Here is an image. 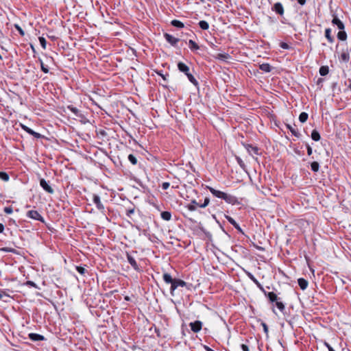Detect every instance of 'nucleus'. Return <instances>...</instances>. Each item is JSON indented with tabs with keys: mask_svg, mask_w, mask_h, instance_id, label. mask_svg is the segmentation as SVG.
Segmentation results:
<instances>
[{
	"mask_svg": "<svg viewBox=\"0 0 351 351\" xmlns=\"http://www.w3.org/2000/svg\"><path fill=\"white\" fill-rule=\"evenodd\" d=\"M189 45L191 50H197L199 48L198 45L193 40H189Z\"/></svg>",
	"mask_w": 351,
	"mask_h": 351,
	"instance_id": "29",
	"label": "nucleus"
},
{
	"mask_svg": "<svg viewBox=\"0 0 351 351\" xmlns=\"http://www.w3.org/2000/svg\"><path fill=\"white\" fill-rule=\"evenodd\" d=\"M170 186V184L167 182H165L162 184V188L163 190H167Z\"/></svg>",
	"mask_w": 351,
	"mask_h": 351,
	"instance_id": "46",
	"label": "nucleus"
},
{
	"mask_svg": "<svg viewBox=\"0 0 351 351\" xmlns=\"http://www.w3.org/2000/svg\"><path fill=\"white\" fill-rule=\"evenodd\" d=\"M241 347L243 351H250L248 346L245 344H241Z\"/></svg>",
	"mask_w": 351,
	"mask_h": 351,
	"instance_id": "50",
	"label": "nucleus"
},
{
	"mask_svg": "<svg viewBox=\"0 0 351 351\" xmlns=\"http://www.w3.org/2000/svg\"><path fill=\"white\" fill-rule=\"evenodd\" d=\"M126 256L128 263L131 265L134 269H135L136 271H141V269L139 268L134 257L128 252L126 253Z\"/></svg>",
	"mask_w": 351,
	"mask_h": 351,
	"instance_id": "4",
	"label": "nucleus"
},
{
	"mask_svg": "<svg viewBox=\"0 0 351 351\" xmlns=\"http://www.w3.org/2000/svg\"><path fill=\"white\" fill-rule=\"evenodd\" d=\"M216 58L219 60L226 61L228 59H230V56L228 53H218L217 55Z\"/></svg>",
	"mask_w": 351,
	"mask_h": 351,
	"instance_id": "19",
	"label": "nucleus"
},
{
	"mask_svg": "<svg viewBox=\"0 0 351 351\" xmlns=\"http://www.w3.org/2000/svg\"><path fill=\"white\" fill-rule=\"evenodd\" d=\"M331 29L328 28L325 30V36L330 43H333L334 38L331 36Z\"/></svg>",
	"mask_w": 351,
	"mask_h": 351,
	"instance_id": "23",
	"label": "nucleus"
},
{
	"mask_svg": "<svg viewBox=\"0 0 351 351\" xmlns=\"http://www.w3.org/2000/svg\"><path fill=\"white\" fill-rule=\"evenodd\" d=\"M329 351H335V350L332 348H330Z\"/></svg>",
	"mask_w": 351,
	"mask_h": 351,
	"instance_id": "60",
	"label": "nucleus"
},
{
	"mask_svg": "<svg viewBox=\"0 0 351 351\" xmlns=\"http://www.w3.org/2000/svg\"><path fill=\"white\" fill-rule=\"evenodd\" d=\"M4 230V226L3 223H0V233L3 232Z\"/></svg>",
	"mask_w": 351,
	"mask_h": 351,
	"instance_id": "56",
	"label": "nucleus"
},
{
	"mask_svg": "<svg viewBox=\"0 0 351 351\" xmlns=\"http://www.w3.org/2000/svg\"><path fill=\"white\" fill-rule=\"evenodd\" d=\"M29 134L32 135V136H34L36 138H38L41 137V134H39L38 132H36L34 130H32L31 132L29 131Z\"/></svg>",
	"mask_w": 351,
	"mask_h": 351,
	"instance_id": "42",
	"label": "nucleus"
},
{
	"mask_svg": "<svg viewBox=\"0 0 351 351\" xmlns=\"http://www.w3.org/2000/svg\"><path fill=\"white\" fill-rule=\"evenodd\" d=\"M247 149L249 152H251V151H253L254 153L258 154V148L256 147H253L252 145H248Z\"/></svg>",
	"mask_w": 351,
	"mask_h": 351,
	"instance_id": "38",
	"label": "nucleus"
},
{
	"mask_svg": "<svg viewBox=\"0 0 351 351\" xmlns=\"http://www.w3.org/2000/svg\"><path fill=\"white\" fill-rule=\"evenodd\" d=\"M222 199H223L226 203L232 205L240 204L238 199L235 196L225 192L223 195Z\"/></svg>",
	"mask_w": 351,
	"mask_h": 351,
	"instance_id": "1",
	"label": "nucleus"
},
{
	"mask_svg": "<svg viewBox=\"0 0 351 351\" xmlns=\"http://www.w3.org/2000/svg\"><path fill=\"white\" fill-rule=\"evenodd\" d=\"M298 3L301 5H304L306 3V0H297Z\"/></svg>",
	"mask_w": 351,
	"mask_h": 351,
	"instance_id": "55",
	"label": "nucleus"
},
{
	"mask_svg": "<svg viewBox=\"0 0 351 351\" xmlns=\"http://www.w3.org/2000/svg\"><path fill=\"white\" fill-rule=\"evenodd\" d=\"M204 349L206 350V351H213V350H212L210 348H209L208 346H204Z\"/></svg>",
	"mask_w": 351,
	"mask_h": 351,
	"instance_id": "57",
	"label": "nucleus"
},
{
	"mask_svg": "<svg viewBox=\"0 0 351 351\" xmlns=\"http://www.w3.org/2000/svg\"><path fill=\"white\" fill-rule=\"evenodd\" d=\"M248 276H250V278L254 281L255 282L256 284H258V281L256 280V279L253 276V275H252L251 274H249Z\"/></svg>",
	"mask_w": 351,
	"mask_h": 351,
	"instance_id": "54",
	"label": "nucleus"
},
{
	"mask_svg": "<svg viewBox=\"0 0 351 351\" xmlns=\"http://www.w3.org/2000/svg\"><path fill=\"white\" fill-rule=\"evenodd\" d=\"M208 189L214 196H215L216 197L222 199L224 192L217 190L211 186H208Z\"/></svg>",
	"mask_w": 351,
	"mask_h": 351,
	"instance_id": "10",
	"label": "nucleus"
},
{
	"mask_svg": "<svg viewBox=\"0 0 351 351\" xmlns=\"http://www.w3.org/2000/svg\"><path fill=\"white\" fill-rule=\"evenodd\" d=\"M199 204L195 201V200H193L191 204H189L188 206H187V208L189 210L191 211H194L196 210L197 208V206H199Z\"/></svg>",
	"mask_w": 351,
	"mask_h": 351,
	"instance_id": "20",
	"label": "nucleus"
},
{
	"mask_svg": "<svg viewBox=\"0 0 351 351\" xmlns=\"http://www.w3.org/2000/svg\"><path fill=\"white\" fill-rule=\"evenodd\" d=\"M276 306L282 312L285 308V306L284 304L282 302H281L276 301Z\"/></svg>",
	"mask_w": 351,
	"mask_h": 351,
	"instance_id": "36",
	"label": "nucleus"
},
{
	"mask_svg": "<svg viewBox=\"0 0 351 351\" xmlns=\"http://www.w3.org/2000/svg\"><path fill=\"white\" fill-rule=\"evenodd\" d=\"M261 289L264 292L265 295L268 298V299L271 302H276L278 297L277 295L274 292L267 293L262 287H260Z\"/></svg>",
	"mask_w": 351,
	"mask_h": 351,
	"instance_id": "8",
	"label": "nucleus"
},
{
	"mask_svg": "<svg viewBox=\"0 0 351 351\" xmlns=\"http://www.w3.org/2000/svg\"><path fill=\"white\" fill-rule=\"evenodd\" d=\"M164 37L166 39V40L172 46H176L178 41L180 40L179 38H175L168 33H165L164 34Z\"/></svg>",
	"mask_w": 351,
	"mask_h": 351,
	"instance_id": "7",
	"label": "nucleus"
},
{
	"mask_svg": "<svg viewBox=\"0 0 351 351\" xmlns=\"http://www.w3.org/2000/svg\"><path fill=\"white\" fill-rule=\"evenodd\" d=\"M93 202L95 204L96 207L100 210H102L104 209V206L103 204L101 202L100 197L97 195H93Z\"/></svg>",
	"mask_w": 351,
	"mask_h": 351,
	"instance_id": "9",
	"label": "nucleus"
},
{
	"mask_svg": "<svg viewBox=\"0 0 351 351\" xmlns=\"http://www.w3.org/2000/svg\"><path fill=\"white\" fill-rule=\"evenodd\" d=\"M162 78L165 80L166 78H165V75H162Z\"/></svg>",
	"mask_w": 351,
	"mask_h": 351,
	"instance_id": "61",
	"label": "nucleus"
},
{
	"mask_svg": "<svg viewBox=\"0 0 351 351\" xmlns=\"http://www.w3.org/2000/svg\"><path fill=\"white\" fill-rule=\"evenodd\" d=\"M349 87H350V90H351V84L350 85V86H349Z\"/></svg>",
	"mask_w": 351,
	"mask_h": 351,
	"instance_id": "64",
	"label": "nucleus"
},
{
	"mask_svg": "<svg viewBox=\"0 0 351 351\" xmlns=\"http://www.w3.org/2000/svg\"><path fill=\"white\" fill-rule=\"evenodd\" d=\"M280 47L284 49H289V45L287 43H280Z\"/></svg>",
	"mask_w": 351,
	"mask_h": 351,
	"instance_id": "47",
	"label": "nucleus"
},
{
	"mask_svg": "<svg viewBox=\"0 0 351 351\" xmlns=\"http://www.w3.org/2000/svg\"><path fill=\"white\" fill-rule=\"evenodd\" d=\"M308 117V114L306 112H303L300 113L299 116V120L301 123H304L306 121Z\"/></svg>",
	"mask_w": 351,
	"mask_h": 351,
	"instance_id": "32",
	"label": "nucleus"
},
{
	"mask_svg": "<svg viewBox=\"0 0 351 351\" xmlns=\"http://www.w3.org/2000/svg\"><path fill=\"white\" fill-rule=\"evenodd\" d=\"M225 217L237 230L239 232H242L241 227L232 217L228 215H225Z\"/></svg>",
	"mask_w": 351,
	"mask_h": 351,
	"instance_id": "12",
	"label": "nucleus"
},
{
	"mask_svg": "<svg viewBox=\"0 0 351 351\" xmlns=\"http://www.w3.org/2000/svg\"><path fill=\"white\" fill-rule=\"evenodd\" d=\"M41 70L45 73H47L49 72L47 66H45L43 62H41Z\"/></svg>",
	"mask_w": 351,
	"mask_h": 351,
	"instance_id": "45",
	"label": "nucleus"
},
{
	"mask_svg": "<svg viewBox=\"0 0 351 351\" xmlns=\"http://www.w3.org/2000/svg\"><path fill=\"white\" fill-rule=\"evenodd\" d=\"M312 148L311 147L310 145H307V154L308 156L311 155L312 154Z\"/></svg>",
	"mask_w": 351,
	"mask_h": 351,
	"instance_id": "52",
	"label": "nucleus"
},
{
	"mask_svg": "<svg viewBox=\"0 0 351 351\" xmlns=\"http://www.w3.org/2000/svg\"><path fill=\"white\" fill-rule=\"evenodd\" d=\"M199 26L201 29L206 30L209 28V24L206 21H200L199 22Z\"/></svg>",
	"mask_w": 351,
	"mask_h": 351,
	"instance_id": "28",
	"label": "nucleus"
},
{
	"mask_svg": "<svg viewBox=\"0 0 351 351\" xmlns=\"http://www.w3.org/2000/svg\"><path fill=\"white\" fill-rule=\"evenodd\" d=\"M326 346L328 348V350H330V348H332L328 343H325Z\"/></svg>",
	"mask_w": 351,
	"mask_h": 351,
	"instance_id": "59",
	"label": "nucleus"
},
{
	"mask_svg": "<svg viewBox=\"0 0 351 351\" xmlns=\"http://www.w3.org/2000/svg\"><path fill=\"white\" fill-rule=\"evenodd\" d=\"M328 72H329V69L327 66H322L319 69V74L322 76L326 75L328 73Z\"/></svg>",
	"mask_w": 351,
	"mask_h": 351,
	"instance_id": "25",
	"label": "nucleus"
},
{
	"mask_svg": "<svg viewBox=\"0 0 351 351\" xmlns=\"http://www.w3.org/2000/svg\"><path fill=\"white\" fill-rule=\"evenodd\" d=\"M76 269L81 274H84L85 273V271H86V269L84 267H77Z\"/></svg>",
	"mask_w": 351,
	"mask_h": 351,
	"instance_id": "44",
	"label": "nucleus"
},
{
	"mask_svg": "<svg viewBox=\"0 0 351 351\" xmlns=\"http://www.w3.org/2000/svg\"><path fill=\"white\" fill-rule=\"evenodd\" d=\"M171 25L174 27H179V28H182L184 27V23L178 20H173L171 21Z\"/></svg>",
	"mask_w": 351,
	"mask_h": 351,
	"instance_id": "30",
	"label": "nucleus"
},
{
	"mask_svg": "<svg viewBox=\"0 0 351 351\" xmlns=\"http://www.w3.org/2000/svg\"><path fill=\"white\" fill-rule=\"evenodd\" d=\"M326 346L328 348V350H330V348H332L328 343H325Z\"/></svg>",
	"mask_w": 351,
	"mask_h": 351,
	"instance_id": "58",
	"label": "nucleus"
},
{
	"mask_svg": "<svg viewBox=\"0 0 351 351\" xmlns=\"http://www.w3.org/2000/svg\"><path fill=\"white\" fill-rule=\"evenodd\" d=\"M128 160L132 165H136L137 163V159L133 154L128 156Z\"/></svg>",
	"mask_w": 351,
	"mask_h": 351,
	"instance_id": "35",
	"label": "nucleus"
},
{
	"mask_svg": "<svg viewBox=\"0 0 351 351\" xmlns=\"http://www.w3.org/2000/svg\"><path fill=\"white\" fill-rule=\"evenodd\" d=\"M68 108L72 112H73L75 115H78L80 111L79 110L75 108V107H73V106H69Z\"/></svg>",
	"mask_w": 351,
	"mask_h": 351,
	"instance_id": "40",
	"label": "nucleus"
},
{
	"mask_svg": "<svg viewBox=\"0 0 351 351\" xmlns=\"http://www.w3.org/2000/svg\"><path fill=\"white\" fill-rule=\"evenodd\" d=\"M311 169L314 172H317L319 171V165L317 162H313L311 165Z\"/></svg>",
	"mask_w": 351,
	"mask_h": 351,
	"instance_id": "34",
	"label": "nucleus"
},
{
	"mask_svg": "<svg viewBox=\"0 0 351 351\" xmlns=\"http://www.w3.org/2000/svg\"><path fill=\"white\" fill-rule=\"evenodd\" d=\"M340 59L344 62H348L350 60L349 53L347 51L342 52L340 56Z\"/></svg>",
	"mask_w": 351,
	"mask_h": 351,
	"instance_id": "21",
	"label": "nucleus"
},
{
	"mask_svg": "<svg viewBox=\"0 0 351 351\" xmlns=\"http://www.w3.org/2000/svg\"><path fill=\"white\" fill-rule=\"evenodd\" d=\"M209 202H210L209 198L206 197L204 199V203L202 204H199V207H200V208H205V207H206L208 205Z\"/></svg>",
	"mask_w": 351,
	"mask_h": 351,
	"instance_id": "39",
	"label": "nucleus"
},
{
	"mask_svg": "<svg viewBox=\"0 0 351 351\" xmlns=\"http://www.w3.org/2000/svg\"><path fill=\"white\" fill-rule=\"evenodd\" d=\"M29 337L32 341H43L45 339L44 336L40 335L36 333H30L29 334Z\"/></svg>",
	"mask_w": 351,
	"mask_h": 351,
	"instance_id": "13",
	"label": "nucleus"
},
{
	"mask_svg": "<svg viewBox=\"0 0 351 351\" xmlns=\"http://www.w3.org/2000/svg\"><path fill=\"white\" fill-rule=\"evenodd\" d=\"M178 67L181 72L184 73L186 75L189 73V67L183 62H179Z\"/></svg>",
	"mask_w": 351,
	"mask_h": 351,
	"instance_id": "15",
	"label": "nucleus"
},
{
	"mask_svg": "<svg viewBox=\"0 0 351 351\" xmlns=\"http://www.w3.org/2000/svg\"><path fill=\"white\" fill-rule=\"evenodd\" d=\"M311 138L313 141H318L320 140L321 137L319 133L317 130H314L311 133Z\"/></svg>",
	"mask_w": 351,
	"mask_h": 351,
	"instance_id": "24",
	"label": "nucleus"
},
{
	"mask_svg": "<svg viewBox=\"0 0 351 351\" xmlns=\"http://www.w3.org/2000/svg\"><path fill=\"white\" fill-rule=\"evenodd\" d=\"M134 213V208H129L126 210V215L128 217H130L132 214H133Z\"/></svg>",
	"mask_w": 351,
	"mask_h": 351,
	"instance_id": "43",
	"label": "nucleus"
},
{
	"mask_svg": "<svg viewBox=\"0 0 351 351\" xmlns=\"http://www.w3.org/2000/svg\"><path fill=\"white\" fill-rule=\"evenodd\" d=\"M239 165H241V161H239Z\"/></svg>",
	"mask_w": 351,
	"mask_h": 351,
	"instance_id": "63",
	"label": "nucleus"
},
{
	"mask_svg": "<svg viewBox=\"0 0 351 351\" xmlns=\"http://www.w3.org/2000/svg\"><path fill=\"white\" fill-rule=\"evenodd\" d=\"M337 38L340 40H346L347 38V34L346 32L343 30H341L337 34Z\"/></svg>",
	"mask_w": 351,
	"mask_h": 351,
	"instance_id": "26",
	"label": "nucleus"
},
{
	"mask_svg": "<svg viewBox=\"0 0 351 351\" xmlns=\"http://www.w3.org/2000/svg\"><path fill=\"white\" fill-rule=\"evenodd\" d=\"M186 283L182 280L180 279H174L173 282L172 283V285L171 286V295H173L174 291L178 287H186Z\"/></svg>",
	"mask_w": 351,
	"mask_h": 351,
	"instance_id": "2",
	"label": "nucleus"
},
{
	"mask_svg": "<svg viewBox=\"0 0 351 351\" xmlns=\"http://www.w3.org/2000/svg\"><path fill=\"white\" fill-rule=\"evenodd\" d=\"M3 211L5 212V213L10 215L12 213L13 210H12V207L8 206V207H5L3 209Z\"/></svg>",
	"mask_w": 351,
	"mask_h": 351,
	"instance_id": "41",
	"label": "nucleus"
},
{
	"mask_svg": "<svg viewBox=\"0 0 351 351\" xmlns=\"http://www.w3.org/2000/svg\"><path fill=\"white\" fill-rule=\"evenodd\" d=\"M40 184L41 186V187L45 191H47V193H50V194H52L53 193L54 191L53 189H52V187L47 182V181L42 178L40 179Z\"/></svg>",
	"mask_w": 351,
	"mask_h": 351,
	"instance_id": "6",
	"label": "nucleus"
},
{
	"mask_svg": "<svg viewBox=\"0 0 351 351\" xmlns=\"http://www.w3.org/2000/svg\"><path fill=\"white\" fill-rule=\"evenodd\" d=\"M287 128L290 130L293 135H294L296 137L300 136V133L294 128V127L289 124H287Z\"/></svg>",
	"mask_w": 351,
	"mask_h": 351,
	"instance_id": "27",
	"label": "nucleus"
},
{
	"mask_svg": "<svg viewBox=\"0 0 351 351\" xmlns=\"http://www.w3.org/2000/svg\"><path fill=\"white\" fill-rule=\"evenodd\" d=\"M21 127L25 131L27 132L28 134H29V131H32V130L29 128H28L27 126L25 125H23L21 124Z\"/></svg>",
	"mask_w": 351,
	"mask_h": 351,
	"instance_id": "48",
	"label": "nucleus"
},
{
	"mask_svg": "<svg viewBox=\"0 0 351 351\" xmlns=\"http://www.w3.org/2000/svg\"><path fill=\"white\" fill-rule=\"evenodd\" d=\"M259 68L261 71L269 73L271 71V66L267 63H263L259 65Z\"/></svg>",
	"mask_w": 351,
	"mask_h": 351,
	"instance_id": "18",
	"label": "nucleus"
},
{
	"mask_svg": "<svg viewBox=\"0 0 351 351\" xmlns=\"http://www.w3.org/2000/svg\"><path fill=\"white\" fill-rule=\"evenodd\" d=\"M27 285L34 287H36V288L37 287L36 285L32 281H27Z\"/></svg>",
	"mask_w": 351,
	"mask_h": 351,
	"instance_id": "53",
	"label": "nucleus"
},
{
	"mask_svg": "<svg viewBox=\"0 0 351 351\" xmlns=\"http://www.w3.org/2000/svg\"><path fill=\"white\" fill-rule=\"evenodd\" d=\"M16 28L19 30V33L21 35H24V32L23 30L21 29V27L20 26H19L18 25H15Z\"/></svg>",
	"mask_w": 351,
	"mask_h": 351,
	"instance_id": "51",
	"label": "nucleus"
},
{
	"mask_svg": "<svg viewBox=\"0 0 351 351\" xmlns=\"http://www.w3.org/2000/svg\"><path fill=\"white\" fill-rule=\"evenodd\" d=\"M298 282V285L302 290H305L307 288L308 282L304 278H299Z\"/></svg>",
	"mask_w": 351,
	"mask_h": 351,
	"instance_id": "16",
	"label": "nucleus"
},
{
	"mask_svg": "<svg viewBox=\"0 0 351 351\" xmlns=\"http://www.w3.org/2000/svg\"><path fill=\"white\" fill-rule=\"evenodd\" d=\"M0 178L3 181L7 182L9 180L10 177L7 173L3 172V171H0Z\"/></svg>",
	"mask_w": 351,
	"mask_h": 351,
	"instance_id": "33",
	"label": "nucleus"
},
{
	"mask_svg": "<svg viewBox=\"0 0 351 351\" xmlns=\"http://www.w3.org/2000/svg\"><path fill=\"white\" fill-rule=\"evenodd\" d=\"M162 219L165 221H169L171 218V214L169 211H163L160 214Z\"/></svg>",
	"mask_w": 351,
	"mask_h": 351,
	"instance_id": "22",
	"label": "nucleus"
},
{
	"mask_svg": "<svg viewBox=\"0 0 351 351\" xmlns=\"http://www.w3.org/2000/svg\"><path fill=\"white\" fill-rule=\"evenodd\" d=\"M27 216L31 219L40 221L43 223L45 222L43 217L38 213L37 210H29L27 213Z\"/></svg>",
	"mask_w": 351,
	"mask_h": 351,
	"instance_id": "3",
	"label": "nucleus"
},
{
	"mask_svg": "<svg viewBox=\"0 0 351 351\" xmlns=\"http://www.w3.org/2000/svg\"><path fill=\"white\" fill-rule=\"evenodd\" d=\"M186 76L189 79V80L193 84H194L195 86H197L198 85V82L197 81L195 80V78L193 76L192 74L191 73H186Z\"/></svg>",
	"mask_w": 351,
	"mask_h": 351,
	"instance_id": "31",
	"label": "nucleus"
},
{
	"mask_svg": "<svg viewBox=\"0 0 351 351\" xmlns=\"http://www.w3.org/2000/svg\"><path fill=\"white\" fill-rule=\"evenodd\" d=\"M273 10L280 15H282L284 14V8L281 3H276L274 5Z\"/></svg>",
	"mask_w": 351,
	"mask_h": 351,
	"instance_id": "11",
	"label": "nucleus"
},
{
	"mask_svg": "<svg viewBox=\"0 0 351 351\" xmlns=\"http://www.w3.org/2000/svg\"><path fill=\"white\" fill-rule=\"evenodd\" d=\"M332 24L336 25L339 29L343 30L345 27L344 24L342 23L340 19H339L337 17H334V19L332 21Z\"/></svg>",
	"mask_w": 351,
	"mask_h": 351,
	"instance_id": "14",
	"label": "nucleus"
},
{
	"mask_svg": "<svg viewBox=\"0 0 351 351\" xmlns=\"http://www.w3.org/2000/svg\"><path fill=\"white\" fill-rule=\"evenodd\" d=\"M39 41H40V45L42 46V47L43 49H45L46 45H47V41H46L45 38L43 37H39Z\"/></svg>",
	"mask_w": 351,
	"mask_h": 351,
	"instance_id": "37",
	"label": "nucleus"
},
{
	"mask_svg": "<svg viewBox=\"0 0 351 351\" xmlns=\"http://www.w3.org/2000/svg\"><path fill=\"white\" fill-rule=\"evenodd\" d=\"M239 165H241V161H239Z\"/></svg>",
	"mask_w": 351,
	"mask_h": 351,
	"instance_id": "62",
	"label": "nucleus"
},
{
	"mask_svg": "<svg viewBox=\"0 0 351 351\" xmlns=\"http://www.w3.org/2000/svg\"><path fill=\"white\" fill-rule=\"evenodd\" d=\"M162 278L167 284H171V285H172L174 280L171 276L168 273H165L162 276Z\"/></svg>",
	"mask_w": 351,
	"mask_h": 351,
	"instance_id": "17",
	"label": "nucleus"
},
{
	"mask_svg": "<svg viewBox=\"0 0 351 351\" xmlns=\"http://www.w3.org/2000/svg\"><path fill=\"white\" fill-rule=\"evenodd\" d=\"M191 329L194 332H198L201 330L202 327V322L200 321H195L189 324Z\"/></svg>",
	"mask_w": 351,
	"mask_h": 351,
	"instance_id": "5",
	"label": "nucleus"
},
{
	"mask_svg": "<svg viewBox=\"0 0 351 351\" xmlns=\"http://www.w3.org/2000/svg\"><path fill=\"white\" fill-rule=\"evenodd\" d=\"M262 326H263V330H264V332L267 334L268 333V327L267 326V324L264 322L262 323Z\"/></svg>",
	"mask_w": 351,
	"mask_h": 351,
	"instance_id": "49",
	"label": "nucleus"
}]
</instances>
